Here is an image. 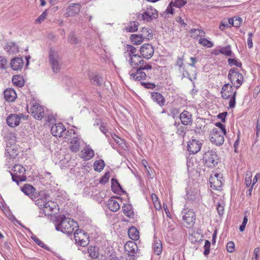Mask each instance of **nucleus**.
Segmentation results:
<instances>
[{
    "label": "nucleus",
    "mask_w": 260,
    "mask_h": 260,
    "mask_svg": "<svg viewBox=\"0 0 260 260\" xmlns=\"http://www.w3.org/2000/svg\"><path fill=\"white\" fill-rule=\"evenodd\" d=\"M78 226V223L75 221L63 216L60 217L59 223L56 225V230L69 235Z\"/></svg>",
    "instance_id": "nucleus-1"
},
{
    "label": "nucleus",
    "mask_w": 260,
    "mask_h": 260,
    "mask_svg": "<svg viewBox=\"0 0 260 260\" xmlns=\"http://www.w3.org/2000/svg\"><path fill=\"white\" fill-rule=\"evenodd\" d=\"M221 94L223 99L225 100L230 99L229 102L230 108H234L236 104L237 91H233V85L229 83L225 84L222 88Z\"/></svg>",
    "instance_id": "nucleus-2"
},
{
    "label": "nucleus",
    "mask_w": 260,
    "mask_h": 260,
    "mask_svg": "<svg viewBox=\"0 0 260 260\" xmlns=\"http://www.w3.org/2000/svg\"><path fill=\"white\" fill-rule=\"evenodd\" d=\"M49 62L54 73H58L62 66V62L58 52L53 49H50L49 54Z\"/></svg>",
    "instance_id": "nucleus-3"
},
{
    "label": "nucleus",
    "mask_w": 260,
    "mask_h": 260,
    "mask_svg": "<svg viewBox=\"0 0 260 260\" xmlns=\"http://www.w3.org/2000/svg\"><path fill=\"white\" fill-rule=\"evenodd\" d=\"M67 141L70 143V149L72 152H77L80 150V142L79 139L76 136L74 130L71 129L66 133L64 137Z\"/></svg>",
    "instance_id": "nucleus-4"
},
{
    "label": "nucleus",
    "mask_w": 260,
    "mask_h": 260,
    "mask_svg": "<svg viewBox=\"0 0 260 260\" xmlns=\"http://www.w3.org/2000/svg\"><path fill=\"white\" fill-rule=\"evenodd\" d=\"M13 173L11 174L12 180L17 184L19 182L24 181L26 179L25 176V169L20 165L13 167Z\"/></svg>",
    "instance_id": "nucleus-5"
},
{
    "label": "nucleus",
    "mask_w": 260,
    "mask_h": 260,
    "mask_svg": "<svg viewBox=\"0 0 260 260\" xmlns=\"http://www.w3.org/2000/svg\"><path fill=\"white\" fill-rule=\"evenodd\" d=\"M226 133L219 131L217 128H213L210 134V140L211 142L216 146L222 145L224 141V136Z\"/></svg>",
    "instance_id": "nucleus-6"
},
{
    "label": "nucleus",
    "mask_w": 260,
    "mask_h": 260,
    "mask_svg": "<svg viewBox=\"0 0 260 260\" xmlns=\"http://www.w3.org/2000/svg\"><path fill=\"white\" fill-rule=\"evenodd\" d=\"M203 160L207 167L212 168L218 164L219 158L215 151L210 150L204 153Z\"/></svg>",
    "instance_id": "nucleus-7"
},
{
    "label": "nucleus",
    "mask_w": 260,
    "mask_h": 260,
    "mask_svg": "<svg viewBox=\"0 0 260 260\" xmlns=\"http://www.w3.org/2000/svg\"><path fill=\"white\" fill-rule=\"evenodd\" d=\"M40 208L42 209L46 216H52L58 211L57 204L55 202L49 201L40 205Z\"/></svg>",
    "instance_id": "nucleus-8"
},
{
    "label": "nucleus",
    "mask_w": 260,
    "mask_h": 260,
    "mask_svg": "<svg viewBox=\"0 0 260 260\" xmlns=\"http://www.w3.org/2000/svg\"><path fill=\"white\" fill-rule=\"evenodd\" d=\"M184 60L183 55L182 56L178 57L175 65L178 67V70L180 73H182L183 78H187L192 81L191 76H195L196 73L195 71H193L192 73H189L188 71L185 70Z\"/></svg>",
    "instance_id": "nucleus-9"
},
{
    "label": "nucleus",
    "mask_w": 260,
    "mask_h": 260,
    "mask_svg": "<svg viewBox=\"0 0 260 260\" xmlns=\"http://www.w3.org/2000/svg\"><path fill=\"white\" fill-rule=\"evenodd\" d=\"M30 112L31 115L38 120H41L44 117L43 108L34 101L31 102Z\"/></svg>",
    "instance_id": "nucleus-10"
},
{
    "label": "nucleus",
    "mask_w": 260,
    "mask_h": 260,
    "mask_svg": "<svg viewBox=\"0 0 260 260\" xmlns=\"http://www.w3.org/2000/svg\"><path fill=\"white\" fill-rule=\"evenodd\" d=\"M228 78L230 80L232 85L235 83L242 84L243 77L241 73H239L237 69L233 68L229 70Z\"/></svg>",
    "instance_id": "nucleus-11"
},
{
    "label": "nucleus",
    "mask_w": 260,
    "mask_h": 260,
    "mask_svg": "<svg viewBox=\"0 0 260 260\" xmlns=\"http://www.w3.org/2000/svg\"><path fill=\"white\" fill-rule=\"evenodd\" d=\"M75 240L78 244L82 246H85L88 243V236L86 233L82 230L77 229L74 233Z\"/></svg>",
    "instance_id": "nucleus-12"
},
{
    "label": "nucleus",
    "mask_w": 260,
    "mask_h": 260,
    "mask_svg": "<svg viewBox=\"0 0 260 260\" xmlns=\"http://www.w3.org/2000/svg\"><path fill=\"white\" fill-rule=\"evenodd\" d=\"M27 118V117L23 114H11L8 116L7 123L9 126L15 127L19 124L21 119L25 120Z\"/></svg>",
    "instance_id": "nucleus-13"
},
{
    "label": "nucleus",
    "mask_w": 260,
    "mask_h": 260,
    "mask_svg": "<svg viewBox=\"0 0 260 260\" xmlns=\"http://www.w3.org/2000/svg\"><path fill=\"white\" fill-rule=\"evenodd\" d=\"M183 224L185 226L190 228L192 226L195 221V214L192 210L182 212Z\"/></svg>",
    "instance_id": "nucleus-14"
},
{
    "label": "nucleus",
    "mask_w": 260,
    "mask_h": 260,
    "mask_svg": "<svg viewBox=\"0 0 260 260\" xmlns=\"http://www.w3.org/2000/svg\"><path fill=\"white\" fill-rule=\"evenodd\" d=\"M158 17V13L155 9L150 6H148L146 10L142 14V18L143 20L148 22L155 19Z\"/></svg>",
    "instance_id": "nucleus-15"
},
{
    "label": "nucleus",
    "mask_w": 260,
    "mask_h": 260,
    "mask_svg": "<svg viewBox=\"0 0 260 260\" xmlns=\"http://www.w3.org/2000/svg\"><path fill=\"white\" fill-rule=\"evenodd\" d=\"M209 181L211 188L218 190L222 185V177L220 174L215 173L213 175H211Z\"/></svg>",
    "instance_id": "nucleus-16"
},
{
    "label": "nucleus",
    "mask_w": 260,
    "mask_h": 260,
    "mask_svg": "<svg viewBox=\"0 0 260 260\" xmlns=\"http://www.w3.org/2000/svg\"><path fill=\"white\" fill-rule=\"evenodd\" d=\"M140 52L144 58L149 59L154 54V49L150 44H145L141 47Z\"/></svg>",
    "instance_id": "nucleus-17"
},
{
    "label": "nucleus",
    "mask_w": 260,
    "mask_h": 260,
    "mask_svg": "<svg viewBox=\"0 0 260 260\" xmlns=\"http://www.w3.org/2000/svg\"><path fill=\"white\" fill-rule=\"evenodd\" d=\"M202 144L200 141L197 139H192L188 142L187 150L190 152L195 154L201 149Z\"/></svg>",
    "instance_id": "nucleus-18"
},
{
    "label": "nucleus",
    "mask_w": 260,
    "mask_h": 260,
    "mask_svg": "<svg viewBox=\"0 0 260 260\" xmlns=\"http://www.w3.org/2000/svg\"><path fill=\"white\" fill-rule=\"evenodd\" d=\"M66 128L61 123H57L53 125L51 128V132L54 136L62 137L65 132Z\"/></svg>",
    "instance_id": "nucleus-19"
},
{
    "label": "nucleus",
    "mask_w": 260,
    "mask_h": 260,
    "mask_svg": "<svg viewBox=\"0 0 260 260\" xmlns=\"http://www.w3.org/2000/svg\"><path fill=\"white\" fill-rule=\"evenodd\" d=\"M129 58V63L134 69L140 68V66H141L142 64H144L145 62V61L142 59L141 56L138 54L133 55L132 56Z\"/></svg>",
    "instance_id": "nucleus-20"
},
{
    "label": "nucleus",
    "mask_w": 260,
    "mask_h": 260,
    "mask_svg": "<svg viewBox=\"0 0 260 260\" xmlns=\"http://www.w3.org/2000/svg\"><path fill=\"white\" fill-rule=\"evenodd\" d=\"M180 119L182 124L184 125H189L192 123V115L186 110H184L180 114Z\"/></svg>",
    "instance_id": "nucleus-21"
},
{
    "label": "nucleus",
    "mask_w": 260,
    "mask_h": 260,
    "mask_svg": "<svg viewBox=\"0 0 260 260\" xmlns=\"http://www.w3.org/2000/svg\"><path fill=\"white\" fill-rule=\"evenodd\" d=\"M136 69L137 70L136 72L131 74V79L138 81L146 79L147 78L146 73L144 72L141 68H137Z\"/></svg>",
    "instance_id": "nucleus-22"
},
{
    "label": "nucleus",
    "mask_w": 260,
    "mask_h": 260,
    "mask_svg": "<svg viewBox=\"0 0 260 260\" xmlns=\"http://www.w3.org/2000/svg\"><path fill=\"white\" fill-rule=\"evenodd\" d=\"M23 65L24 62L21 57H15L11 60L10 66L14 71H20Z\"/></svg>",
    "instance_id": "nucleus-23"
},
{
    "label": "nucleus",
    "mask_w": 260,
    "mask_h": 260,
    "mask_svg": "<svg viewBox=\"0 0 260 260\" xmlns=\"http://www.w3.org/2000/svg\"><path fill=\"white\" fill-rule=\"evenodd\" d=\"M151 98L160 107H162L166 102L165 98L161 94L157 92H153L151 93Z\"/></svg>",
    "instance_id": "nucleus-24"
},
{
    "label": "nucleus",
    "mask_w": 260,
    "mask_h": 260,
    "mask_svg": "<svg viewBox=\"0 0 260 260\" xmlns=\"http://www.w3.org/2000/svg\"><path fill=\"white\" fill-rule=\"evenodd\" d=\"M22 191L26 195L29 196L31 199L35 198V188L30 184H25L21 187Z\"/></svg>",
    "instance_id": "nucleus-25"
},
{
    "label": "nucleus",
    "mask_w": 260,
    "mask_h": 260,
    "mask_svg": "<svg viewBox=\"0 0 260 260\" xmlns=\"http://www.w3.org/2000/svg\"><path fill=\"white\" fill-rule=\"evenodd\" d=\"M80 10V5L79 4H73L70 6L66 13L67 16L71 17L78 14Z\"/></svg>",
    "instance_id": "nucleus-26"
},
{
    "label": "nucleus",
    "mask_w": 260,
    "mask_h": 260,
    "mask_svg": "<svg viewBox=\"0 0 260 260\" xmlns=\"http://www.w3.org/2000/svg\"><path fill=\"white\" fill-rule=\"evenodd\" d=\"M124 248L129 255H134L137 250V245L133 241H128L125 244Z\"/></svg>",
    "instance_id": "nucleus-27"
},
{
    "label": "nucleus",
    "mask_w": 260,
    "mask_h": 260,
    "mask_svg": "<svg viewBox=\"0 0 260 260\" xmlns=\"http://www.w3.org/2000/svg\"><path fill=\"white\" fill-rule=\"evenodd\" d=\"M152 248L154 253L157 255L160 254L162 252V246L161 242L157 238H154Z\"/></svg>",
    "instance_id": "nucleus-28"
},
{
    "label": "nucleus",
    "mask_w": 260,
    "mask_h": 260,
    "mask_svg": "<svg viewBox=\"0 0 260 260\" xmlns=\"http://www.w3.org/2000/svg\"><path fill=\"white\" fill-rule=\"evenodd\" d=\"M4 94L5 98L7 101H14L17 96L15 91L12 88L6 89Z\"/></svg>",
    "instance_id": "nucleus-29"
},
{
    "label": "nucleus",
    "mask_w": 260,
    "mask_h": 260,
    "mask_svg": "<svg viewBox=\"0 0 260 260\" xmlns=\"http://www.w3.org/2000/svg\"><path fill=\"white\" fill-rule=\"evenodd\" d=\"M89 80L93 84L101 86L103 83V78L96 74H92L89 76Z\"/></svg>",
    "instance_id": "nucleus-30"
},
{
    "label": "nucleus",
    "mask_w": 260,
    "mask_h": 260,
    "mask_svg": "<svg viewBox=\"0 0 260 260\" xmlns=\"http://www.w3.org/2000/svg\"><path fill=\"white\" fill-rule=\"evenodd\" d=\"M5 50L10 54H16L19 52L18 46L12 42L7 43L5 47Z\"/></svg>",
    "instance_id": "nucleus-31"
},
{
    "label": "nucleus",
    "mask_w": 260,
    "mask_h": 260,
    "mask_svg": "<svg viewBox=\"0 0 260 260\" xmlns=\"http://www.w3.org/2000/svg\"><path fill=\"white\" fill-rule=\"evenodd\" d=\"M129 237L134 241H137L139 238V232L138 229L134 227L131 226L128 231Z\"/></svg>",
    "instance_id": "nucleus-32"
},
{
    "label": "nucleus",
    "mask_w": 260,
    "mask_h": 260,
    "mask_svg": "<svg viewBox=\"0 0 260 260\" xmlns=\"http://www.w3.org/2000/svg\"><path fill=\"white\" fill-rule=\"evenodd\" d=\"M107 206L109 210L113 212H117L120 209V205L117 201L110 199L108 201Z\"/></svg>",
    "instance_id": "nucleus-33"
},
{
    "label": "nucleus",
    "mask_w": 260,
    "mask_h": 260,
    "mask_svg": "<svg viewBox=\"0 0 260 260\" xmlns=\"http://www.w3.org/2000/svg\"><path fill=\"white\" fill-rule=\"evenodd\" d=\"M141 37L145 40H149L152 38V30L147 27H143L141 33L140 34Z\"/></svg>",
    "instance_id": "nucleus-34"
},
{
    "label": "nucleus",
    "mask_w": 260,
    "mask_h": 260,
    "mask_svg": "<svg viewBox=\"0 0 260 260\" xmlns=\"http://www.w3.org/2000/svg\"><path fill=\"white\" fill-rule=\"evenodd\" d=\"M137 49L131 45H127L125 47L124 56L127 58L132 56L133 55H136Z\"/></svg>",
    "instance_id": "nucleus-35"
},
{
    "label": "nucleus",
    "mask_w": 260,
    "mask_h": 260,
    "mask_svg": "<svg viewBox=\"0 0 260 260\" xmlns=\"http://www.w3.org/2000/svg\"><path fill=\"white\" fill-rule=\"evenodd\" d=\"M82 157L85 160L92 158L94 155V151L90 148H86L82 151Z\"/></svg>",
    "instance_id": "nucleus-36"
},
{
    "label": "nucleus",
    "mask_w": 260,
    "mask_h": 260,
    "mask_svg": "<svg viewBox=\"0 0 260 260\" xmlns=\"http://www.w3.org/2000/svg\"><path fill=\"white\" fill-rule=\"evenodd\" d=\"M122 210L125 216L129 218L133 217L134 214L132 206L129 204H124L122 206Z\"/></svg>",
    "instance_id": "nucleus-37"
},
{
    "label": "nucleus",
    "mask_w": 260,
    "mask_h": 260,
    "mask_svg": "<svg viewBox=\"0 0 260 260\" xmlns=\"http://www.w3.org/2000/svg\"><path fill=\"white\" fill-rule=\"evenodd\" d=\"M130 40L133 44L136 45H140L144 41L140 34L132 35L130 37Z\"/></svg>",
    "instance_id": "nucleus-38"
},
{
    "label": "nucleus",
    "mask_w": 260,
    "mask_h": 260,
    "mask_svg": "<svg viewBox=\"0 0 260 260\" xmlns=\"http://www.w3.org/2000/svg\"><path fill=\"white\" fill-rule=\"evenodd\" d=\"M189 33L191 35L192 37L197 38L200 37V38L205 36V32L200 29H192L190 30Z\"/></svg>",
    "instance_id": "nucleus-39"
},
{
    "label": "nucleus",
    "mask_w": 260,
    "mask_h": 260,
    "mask_svg": "<svg viewBox=\"0 0 260 260\" xmlns=\"http://www.w3.org/2000/svg\"><path fill=\"white\" fill-rule=\"evenodd\" d=\"M220 53L223 54L227 56H232V51L231 50V47L230 45H228L225 47H223L219 50Z\"/></svg>",
    "instance_id": "nucleus-40"
},
{
    "label": "nucleus",
    "mask_w": 260,
    "mask_h": 260,
    "mask_svg": "<svg viewBox=\"0 0 260 260\" xmlns=\"http://www.w3.org/2000/svg\"><path fill=\"white\" fill-rule=\"evenodd\" d=\"M111 187L114 192H118L121 189V187L119 182L114 178L111 179Z\"/></svg>",
    "instance_id": "nucleus-41"
},
{
    "label": "nucleus",
    "mask_w": 260,
    "mask_h": 260,
    "mask_svg": "<svg viewBox=\"0 0 260 260\" xmlns=\"http://www.w3.org/2000/svg\"><path fill=\"white\" fill-rule=\"evenodd\" d=\"M139 23L137 21L130 22L128 26L126 28V30L129 32L136 31L138 28Z\"/></svg>",
    "instance_id": "nucleus-42"
},
{
    "label": "nucleus",
    "mask_w": 260,
    "mask_h": 260,
    "mask_svg": "<svg viewBox=\"0 0 260 260\" xmlns=\"http://www.w3.org/2000/svg\"><path fill=\"white\" fill-rule=\"evenodd\" d=\"M93 165L95 171L101 172L104 168L105 162L103 160L101 159L95 161Z\"/></svg>",
    "instance_id": "nucleus-43"
},
{
    "label": "nucleus",
    "mask_w": 260,
    "mask_h": 260,
    "mask_svg": "<svg viewBox=\"0 0 260 260\" xmlns=\"http://www.w3.org/2000/svg\"><path fill=\"white\" fill-rule=\"evenodd\" d=\"M13 84L17 86L21 87L23 86V81L22 77L20 76H14L12 78Z\"/></svg>",
    "instance_id": "nucleus-44"
},
{
    "label": "nucleus",
    "mask_w": 260,
    "mask_h": 260,
    "mask_svg": "<svg viewBox=\"0 0 260 260\" xmlns=\"http://www.w3.org/2000/svg\"><path fill=\"white\" fill-rule=\"evenodd\" d=\"M199 43L201 45L208 48H211L213 46V43L212 42L203 38H201L199 39Z\"/></svg>",
    "instance_id": "nucleus-45"
},
{
    "label": "nucleus",
    "mask_w": 260,
    "mask_h": 260,
    "mask_svg": "<svg viewBox=\"0 0 260 260\" xmlns=\"http://www.w3.org/2000/svg\"><path fill=\"white\" fill-rule=\"evenodd\" d=\"M69 42L71 44H78L79 43V40L75 37L73 32L70 34L69 37Z\"/></svg>",
    "instance_id": "nucleus-46"
},
{
    "label": "nucleus",
    "mask_w": 260,
    "mask_h": 260,
    "mask_svg": "<svg viewBox=\"0 0 260 260\" xmlns=\"http://www.w3.org/2000/svg\"><path fill=\"white\" fill-rule=\"evenodd\" d=\"M187 3L186 0H176L174 3H173V6H175L177 8L182 7L184 5H185Z\"/></svg>",
    "instance_id": "nucleus-47"
},
{
    "label": "nucleus",
    "mask_w": 260,
    "mask_h": 260,
    "mask_svg": "<svg viewBox=\"0 0 260 260\" xmlns=\"http://www.w3.org/2000/svg\"><path fill=\"white\" fill-rule=\"evenodd\" d=\"M211 243L210 241L208 240H206L204 245V249L205 250L204 251V254L205 255H207L210 252V248Z\"/></svg>",
    "instance_id": "nucleus-48"
},
{
    "label": "nucleus",
    "mask_w": 260,
    "mask_h": 260,
    "mask_svg": "<svg viewBox=\"0 0 260 260\" xmlns=\"http://www.w3.org/2000/svg\"><path fill=\"white\" fill-rule=\"evenodd\" d=\"M7 68V59L4 56H0V69H6Z\"/></svg>",
    "instance_id": "nucleus-49"
},
{
    "label": "nucleus",
    "mask_w": 260,
    "mask_h": 260,
    "mask_svg": "<svg viewBox=\"0 0 260 260\" xmlns=\"http://www.w3.org/2000/svg\"><path fill=\"white\" fill-rule=\"evenodd\" d=\"M47 15V11H44L41 15L36 20V23H41L46 18Z\"/></svg>",
    "instance_id": "nucleus-50"
},
{
    "label": "nucleus",
    "mask_w": 260,
    "mask_h": 260,
    "mask_svg": "<svg viewBox=\"0 0 260 260\" xmlns=\"http://www.w3.org/2000/svg\"><path fill=\"white\" fill-rule=\"evenodd\" d=\"M228 63L230 65H235L238 67H241L242 63L240 62H238L235 59L229 58L228 60Z\"/></svg>",
    "instance_id": "nucleus-51"
},
{
    "label": "nucleus",
    "mask_w": 260,
    "mask_h": 260,
    "mask_svg": "<svg viewBox=\"0 0 260 260\" xmlns=\"http://www.w3.org/2000/svg\"><path fill=\"white\" fill-rule=\"evenodd\" d=\"M235 248V244L233 241L229 242L227 243L226 249L229 252L232 253L234 251Z\"/></svg>",
    "instance_id": "nucleus-52"
},
{
    "label": "nucleus",
    "mask_w": 260,
    "mask_h": 260,
    "mask_svg": "<svg viewBox=\"0 0 260 260\" xmlns=\"http://www.w3.org/2000/svg\"><path fill=\"white\" fill-rule=\"evenodd\" d=\"M175 125L177 128V133L179 135H182L184 133V127L183 126H181L179 122V123L175 122Z\"/></svg>",
    "instance_id": "nucleus-53"
},
{
    "label": "nucleus",
    "mask_w": 260,
    "mask_h": 260,
    "mask_svg": "<svg viewBox=\"0 0 260 260\" xmlns=\"http://www.w3.org/2000/svg\"><path fill=\"white\" fill-rule=\"evenodd\" d=\"M111 137L117 144L120 145L123 143V140L115 134H111Z\"/></svg>",
    "instance_id": "nucleus-54"
},
{
    "label": "nucleus",
    "mask_w": 260,
    "mask_h": 260,
    "mask_svg": "<svg viewBox=\"0 0 260 260\" xmlns=\"http://www.w3.org/2000/svg\"><path fill=\"white\" fill-rule=\"evenodd\" d=\"M242 22V19L240 17H234L233 26L239 27Z\"/></svg>",
    "instance_id": "nucleus-55"
},
{
    "label": "nucleus",
    "mask_w": 260,
    "mask_h": 260,
    "mask_svg": "<svg viewBox=\"0 0 260 260\" xmlns=\"http://www.w3.org/2000/svg\"><path fill=\"white\" fill-rule=\"evenodd\" d=\"M102 258H103V259L102 260H124V259L122 257H118L115 256L114 255H111L108 258H106V257L105 256H102Z\"/></svg>",
    "instance_id": "nucleus-56"
},
{
    "label": "nucleus",
    "mask_w": 260,
    "mask_h": 260,
    "mask_svg": "<svg viewBox=\"0 0 260 260\" xmlns=\"http://www.w3.org/2000/svg\"><path fill=\"white\" fill-rule=\"evenodd\" d=\"M32 239L40 246L42 247H44L45 246V244L43 242H42L40 239L37 238L36 236L31 237Z\"/></svg>",
    "instance_id": "nucleus-57"
},
{
    "label": "nucleus",
    "mask_w": 260,
    "mask_h": 260,
    "mask_svg": "<svg viewBox=\"0 0 260 260\" xmlns=\"http://www.w3.org/2000/svg\"><path fill=\"white\" fill-rule=\"evenodd\" d=\"M141 84L145 88L148 89H153L155 87V85L149 82H141Z\"/></svg>",
    "instance_id": "nucleus-58"
},
{
    "label": "nucleus",
    "mask_w": 260,
    "mask_h": 260,
    "mask_svg": "<svg viewBox=\"0 0 260 260\" xmlns=\"http://www.w3.org/2000/svg\"><path fill=\"white\" fill-rule=\"evenodd\" d=\"M245 183L247 187L250 186L251 184V174H246L245 176Z\"/></svg>",
    "instance_id": "nucleus-59"
},
{
    "label": "nucleus",
    "mask_w": 260,
    "mask_h": 260,
    "mask_svg": "<svg viewBox=\"0 0 260 260\" xmlns=\"http://www.w3.org/2000/svg\"><path fill=\"white\" fill-rule=\"evenodd\" d=\"M239 142H240V137H239V134H238V136H237V139L235 141V142H234V148H235L234 151L236 153H238V146H239Z\"/></svg>",
    "instance_id": "nucleus-60"
},
{
    "label": "nucleus",
    "mask_w": 260,
    "mask_h": 260,
    "mask_svg": "<svg viewBox=\"0 0 260 260\" xmlns=\"http://www.w3.org/2000/svg\"><path fill=\"white\" fill-rule=\"evenodd\" d=\"M259 248L256 247L254 249L252 260H257L258 254L259 252Z\"/></svg>",
    "instance_id": "nucleus-61"
},
{
    "label": "nucleus",
    "mask_w": 260,
    "mask_h": 260,
    "mask_svg": "<svg viewBox=\"0 0 260 260\" xmlns=\"http://www.w3.org/2000/svg\"><path fill=\"white\" fill-rule=\"evenodd\" d=\"M215 125L219 128H218L219 131H222V132H223V133H226L225 126L223 125L222 123H221L220 122H216L215 123Z\"/></svg>",
    "instance_id": "nucleus-62"
},
{
    "label": "nucleus",
    "mask_w": 260,
    "mask_h": 260,
    "mask_svg": "<svg viewBox=\"0 0 260 260\" xmlns=\"http://www.w3.org/2000/svg\"><path fill=\"white\" fill-rule=\"evenodd\" d=\"M173 2H171L170 4L169 5V6H168L166 10V12L167 14H173V9L172 7V5L173 4Z\"/></svg>",
    "instance_id": "nucleus-63"
},
{
    "label": "nucleus",
    "mask_w": 260,
    "mask_h": 260,
    "mask_svg": "<svg viewBox=\"0 0 260 260\" xmlns=\"http://www.w3.org/2000/svg\"><path fill=\"white\" fill-rule=\"evenodd\" d=\"M140 68H141L143 71L144 70H151L152 69V66L149 64H142L141 66H140Z\"/></svg>",
    "instance_id": "nucleus-64"
}]
</instances>
